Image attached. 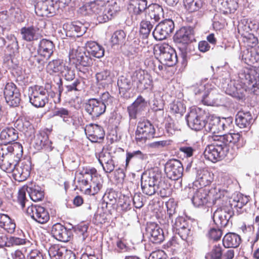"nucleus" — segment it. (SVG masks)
<instances>
[{
	"label": "nucleus",
	"mask_w": 259,
	"mask_h": 259,
	"mask_svg": "<svg viewBox=\"0 0 259 259\" xmlns=\"http://www.w3.org/2000/svg\"><path fill=\"white\" fill-rule=\"evenodd\" d=\"M225 192V190L215 187L211 189L199 188L194 193L192 203L197 207L220 205L224 201Z\"/></svg>",
	"instance_id": "obj_1"
},
{
	"label": "nucleus",
	"mask_w": 259,
	"mask_h": 259,
	"mask_svg": "<svg viewBox=\"0 0 259 259\" xmlns=\"http://www.w3.org/2000/svg\"><path fill=\"white\" fill-rule=\"evenodd\" d=\"M82 177L78 181L80 191L85 194L95 195L102 188L103 179L95 167L86 166L80 172Z\"/></svg>",
	"instance_id": "obj_2"
},
{
	"label": "nucleus",
	"mask_w": 259,
	"mask_h": 259,
	"mask_svg": "<svg viewBox=\"0 0 259 259\" xmlns=\"http://www.w3.org/2000/svg\"><path fill=\"white\" fill-rule=\"evenodd\" d=\"M135 139L137 143H145L147 140L158 138L155 136L154 125L148 120L139 121L135 133Z\"/></svg>",
	"instance_id": "obj_3"
},
{
	"label": "nucleus",
	"mask_w": 259,
	"mask_h": 259,
	"mask_svg": "<svg viewBox=\"0 0 259 259\" xmlns=\"http://www.w3.org/2000/svg\"><path fill=\"white\" fill-rule=\"evenodd\" d=\"M30 103L35 107L42 108L48 102L46 89L42 86L35 85L29 88Z\"/></svg>",
	"instance_id": "obj_4"
},
{
	"label": "nucleus",
	"mask_w": 259,
	"mask_h": 259,
	"mask_svg": "<svg viewBox=\"0 0 259 259\" xmlns=\"http://www.w3.org/2000/svg\"><path fill=\"white\" fill-rule=\"evenodd\" d=\"M189 126L195 131H200L206 125L204 111L197 107L192 108L187 116Z\"/></svg>",
	"instance_id": "obj_5"
},
{
	"label": "nucleus",
	"mask_w": 259,
	"mask_h": 259,
	"mask_svg": "<svg viewBox=\"0 0 259 259\" xmlns=\"http://www.w3.org/2000/svg\"><path fill=\"white\" fill-rule=\"evenodd\" d=\"M116 212V207L112 203L105 202L94 215V223L99 226L106 223H109L113 215Z\"/></svg>",
	"instance_id": "obj_6"
},
{
	"label": "nucleus",
	"mask_w": 259,
	"mask_h": 259,
	"mask_svg": "<svg viewBox=\"0 0 259 259\" xmlns=\"http://www.w3.org/2000/svg\"><path fill=\"white\" fill-rule=\"evenodd\" d=\"M206 88L201 100L204 105L218 106L224 103L223 96L216 88L209 83L206 84Z\"/></svg>",
	"instance_id": "obj_7"
},
{
	"label": "nucleus",
	"mask_w": 259,
	"mask_h": 259,
	"mask_svg": "<svg viewBox=\"0 0 259 259\" xmlns=\"http://www.w3.org/2000/svg\"><path fill=\"white\" fill-rule=\"evenodd\" d=\"M26 214L40 224H46L50 220V214L47 209L39 205L32 204L28 206Z\"/></svg>",
	"instance_id": "obj_8"
},
{
	"label": "nucleus",
	"mask_w": 259,
	"mask_h": 259,
	"mask_svg": "<svg viewBox=\"0 0 259 259\" xmlns=\"http://www.w3.org/2000/svg\"><path fill=\"white\" fill-rule=\"evenodd\" d=\"M31 170V160L25 159L21 163H16V166L12 172L13 178L16 181L23 182L30 176Z\"/></svg>",
	"instance_id": "obj_9"
},
{
	"label": "nucleus",
	"mask_w": 259,
	"mask_h": 259,
	"mask_svg": "<svg viewBox=\"0 0 259 259\" xmlns=\"http://www.w3.org/2000/svg\"><path fill=\"white\" fill-rule=\"evenodd\" d=\"M184 168L179 160L173 159L167 161L165 166V171L168 179L177 180L181 178L183 174Z\"/></svg>",
	"instance_id": "obj_10"
},
{
	"label": "nucleus",
	"mask_w": 259,
	"mask_h": 259,
	"mask_svg": "<svg viewBox=\"0 0 259 259\" xmlns=\"http://www.w3.org/2000/svg\"><path fill=\"white\" fill-rule=\"evenodd\" d=\"M160 58L163 63L168 67L175 65L178 58L175 50L167 44H163L159 47Z\"/></svg>",
	"instance_id": "obj_11"
},
{
	"label": "nucleus",
	"mask_w": 259,
	"mask_h": 259,
	"mask_svg": "<svg viewBox=\"0 0 259 259\" xmlns=\"http://www.w3.org/2000/svg\"><path fill=\"white\" fill-rule=\"evenodd\" d=\"M174 27V23L172 20L165 19L155 27L152 33L153 35L156 40H163L172 32Z\"/></svg>",
	"instance_id": "obj_12"
},
{
	"label": "nucleus",
	"mask_w": 259,
	"mask_h": 259,
	"mask_svg": "<svg viewBox=\"0 0 259 259\" xmlns=\"http://www.w3.org/2000/svg\"><path fill=\"white\" fill-rule=\"evenodd\" d=\"M194 30L190 26H184L177 31L174 36V40L177 45H188L195 40Z\"/></svg>",
	"instance_id": "obj_13"
},
{
	"label": "nucleus",
	"mask_w": 259,
	"mask_h": 259,
	"mask_svg": "<svg viewBox=\"0 0 259 259\" xmlns=\"http://www.w3.org/2000/svg\"><path fill=\"white\" fill-rule=\"evenodd\" d=\"M84 132L88 138L92 143H101L105 138V132L103 127L98 124L91 123L85 126Z\"/></svg>",
	"instance_id": "obj_14"
},
{
	"label": "nucleus",
	"mask_w": 259,
	"mask_h": 259,
	"mask_svg": "<svg viewBox=\"0 0 259 259\" xmlns=\"http://www.w3.org/2000/svg\"><path fill=\"white\" fill-rule=\"evenodd\" d=\"M106 7V2L104 0H95L84 4L79 9V13L84 16H96L102 12Z\"/></svg>",
	"instance_id": "obj_15"
},
{
	"label": "nucleus",
	"mask_w": 259,
	"mask_h": 259,
	"mask_svg": "<svg viewBox=\"0 0 259 259\" xmlns=\"http://www.w3.org/2000/svg\"><path fill=\"white\" fill-rule=\"evenodd\" d=\"M131 77L133 81L136 82L138 89H148L153 85V81L150 75L142 69L134 71Z\"/></svg>",
	"instance_id": "obj_16"
},
{
	"label": "nucleus",
	"mask_w": 259,
	"mask_h": 259,
	"mask_svg": "<svg viewBox=\"0 0 259 259\" xmlns=\"http://www.w3.org/2000/svg\"><path fill=\"white\" fill-rule=\"evenodd\" d=\"M55 46L53 42L47 39H42L40 40L37 49L38 55L43 57L42 60L37 59V62L42 64L43 68L46 61L50 58L53 54Z\"/></svg>",
	"instance_id": "obj_17"
},
{
	"label": "nucleus",
	"mask_w": 259,
	"mask_h": 259,
	"mask_svg": "<svg viewBox=\"0 0 259 259\" xmlns=\"http://www.w3.org/2000/svg\"><path fill=\"white\" fill-rule=\"evenodd\" d=\"M255 70L253 67L247 68L244 71L245 81L243 83L247 89V92L255 95H259V84L254 76Z\"/></svg>",
	"instance_id": "obj_18"
},
{
	"label": "nucleus",
	"mask_w": 259,
	"mask_h": 259,
	"mask_svg": "<svg viewBox=\"0 0 259 259\" xmlns=\"http://www.w3.org/2000/svg\"><path fill=\"white\" fill-rule=\"evenodd\" d=\"M225 155V150L221 146L214 144L207 145L204 152L205 158L213 162L221 160Z\"/></svg>",
	"instance_id": "obj_19"
},
{
	"label": "nucleus",
	"mask_w": 259,
	"mask_h": 259,
	"mask_svg": "<svg viewBox=\"0 0 259 259\" xmlns=\"http://www.w3.org/2000/svg\"><path fill=\"white\" fill-rule=\"evenodd\" d=\"M106 105L99 100L93 98L88 101L85 104V111L93 117H98L105 113Z\"/></svg>",
	"instance_id": "obj_20"
},
{
	"label": "nucleus",
	"mask_w": 259,
	"mask_h": 259,
	"mask_svg": "<svg viewBox=\"0 0 259 259\" xmlns=\"http://www.w3.org/2000/svg\"><path fill=\"white\" fill-rule=\"evenodd\" d=\"M35 12L40 17H51L56 13L53 2L49 0L38 1L35 5Z\"/></svg>",
	"instance_id": "obj_21"
},
{
	"label": "nucleus",
	"mask_w": 259,
	"mask_h": 259,
	"mask_svg": "<svg viewBox=\"0 0 259 259\" xmlns=\"http://www.w3.org/2000/svg\"><path fill=\"white\" fill-rule=\"evenodd\" d=\"M173 227L183 240H186L190 235L191 227L189 222L183 217L177 218Z\"/></svg>",
	"instance_id": "obj_22"
},
{
	"label": "nucleus",
	"mask_w": 259,
	"mask_h": 259,
	"mask_svg": "<svg viewBox=\"0 0 259 259\" xmlns=\"http://www.w3.org/2000/svg\"><path fill=\"white\" fill-rule=\"evenodd\" d=\"M146 232L149 235V238L153 243L158 244L164 240L163 230L154 223H150L147 225Z\"/></svg>",
	"instance_id": "obj_23"
},
{
	"label": "nucleus",
	"mask_w": 259,
	"mask_h": 259,
	"mask_svg": "<svg viewBox=\"0 0 259 259\" xmlns=\"http://www.w3.org/2000/svg\"><path fill=\"white\" fill-rule=\"evenodd\" d=\"M70 231L60 223H56L53 225L51 233L57 240L62 242H68L70 239Z\"/></svg>",
	"instance_id": "obj_24"
},
{
	"label": "nucleus",
	"mask_w": 259,
	"mask_h": 259,
	"mask_svg": "<svg viewBox=\"0 0 259 259\" xmlns=\"http://www.w3.org/2000/svg\"><path fill=\"white\" fill-rule=\"evenodd\" d=\"M39 28L33 25L23 27L20 29V33L22 39L27 41L31 42L37 40L42 37L39 33Z\"/></svg>",
	"instance_id": "obj_25"
},
{
	"label": "nucleus",
	"mask_w": 259,
	"mask_h": 259,
	"mask_svg": "<svg viewBox=\"0 0 259 259\" xmlns=\"http://www.w3.org/2000/svg\"><path fill=\"white\" fill-rule=\"evenodd\" d=\"M223 201H222V204L218 205L220 207L213 213V220L217 226L225 227L228 223L230 214L223 207Z\"/></svg>",
	"instance_id": "obj_26"
},
{
	"label": "nucleus",
	"mask_w": 259,
	"mask_h": 259,
	"mask_svg": "<svg viewBox=\"0 0 259 259\" xmlns=\"http://www.w3.org/2000/svg\"><path fill=\"white\" fill-rule=\"evenodd\" d=\"M98 160L105 172L110 173L114 169V161L109 152H100Z\"/></svg>",
	"instance_id": "obj_27"
},
{
	"label": "nucleus",
	"mask_w": 259,
	"mask_h": 259,
	"mask_svg": "<svg viewBox=\"0 0 259 259\" xmlns=\"http://www.w3.org/2000/svg\"><path fill=\"white\" fill-rule=\"evenodd\" d=\"M241 241L240 236L232 232L226 233L222 239L223 245L226 248H237L241 244Z\"/></svg>",
	"instance_id": "obj_28"
},
{
	"label": "nucleus",
	"mask_w": 259,
	"mask_h": 259,
	"mask_svg": "<svg viewBox=\"0 0 259 259\" xmlns=\"http://www.w3.org/2000/svg\"><path fill=\"white\" fill-rule=\"evenodd\" d=\"M226 92L227 94L238 100H244L247 92V89L245 85L243 87L241 84H230L228 85Z\"/></svg>",
	"instance_id": "obj_29"
},
{
	"label": "nucleus",
	"mask_w": 259,
	"mask_h": 259,
	"mask_svg": "<svg viewBox=\"0 0 259 259\" xmlns=\"http://www.w3.org/2000/svg\"><path fill=\"white\" fill-rule=\"evenodd\" d=\"M35 144L37 148L44 149L47 151H51L53 147H52V142L49 140V136L45 132L40 131L36 136Z\"/></svg>",
	"instance_id": "obj_30"
},
{
	"label": "nucleus",
	"mask_w": 259,
	"mask_h": 259,
	"mask_svg": "<svg viewBox=\"0 0 259 259\" xmlns=\"http://www.w3.org/2000/svg\"><path fill=\"white\" fill-rule=\"evenodd\" d=\"M170 179L161 176L159 183H157L158 194L162 198H166L170 196L172 189L169 182Z\"/></svg>",
	"instance_id": "obj_31"
},
{
	"label": "nucleus",
	"mask_w": 259,
	"mask_h": 259,
	"mask_svg": "<svg viewBox=\"0 0 259 259\" xmlns=\"http://www.w3.org/2000/svg\"><path fill=\"white\" fill-rule=\"evenodd\" d=\"M213 177L209 171L206 170H200L198 173L195 185L199 188H208L213 181Z\"/></svg>",
	"instance_id": "obj_32"
},
{
	"label": "nucleus",
	"mask_w": 259,
	"mask_h": 259,
	"mask_svg": "<svg viewBox=\"0 0 259 259\" xmlns=\"http://www.w3.org/2000/svg\"><path fill=\"white\" fill-rule=\"evenodd\" d=\"M252 117L249 112L239 111L236 115L235 122L240 128L248 127L252 121Z\"/></svg>",
	"instance_id": "obj_33"
},
{
	"label": "nucleus",
	"mask_w": 259,
	"mask_h": 259,
	"mask_svg": "<svg viewBox=\"0 0 259 259\" xmlns=\"http://www.w3.org/2000/svg\"><path fill=\"white\" fill-rule=\"evenodd\" d=\"M65 64L63 60L60 59H54L49 62L46 69L50 74H63Z\"/></svg>",
	"instance_id": "obj_34"
},
{
	"label": "nucleus",
	"mask_w": 259,
	"mask_h": 259,
	"mask_svg": "<svg viewBox=\"0 0 259 259\" xmlns=\"http://www.w3.org/2000/svg\"><path fill=\"white\" fill-rule=\"evenodd\" d=\"M0 227L9 233L14 232L16 224L8 215L0 213Z\"/></svg>",
	"instance_id": "obj_35"
},
{
	"label": "nucleus",
	"mask_w": 259,
	"mask_h": 259,
	"mask_svg": "<svg viewBox=\"0 0 259 259\" xmlns=\"http://www.w3.org/2000/svg\"><path fill=\"white\" fill-rule=\"evenodd\" d=\"M18 134L13 127H7L0 133V139L6 143H10L17 140Z\"/></svg>",
	"instance_id": "obj_36"
},
{
	"label": "nucleus",
	"mask_w": 259,
	"mask_h": 259,
	"mask_svg": "<svg viewBox=\"0 0 259 259\" xmlns=\"http://www.w3.org/2000/svg\"><path fill=\"white\" fill-rule=\"evenodd\" d=\"M223 136V138H220L225 140V143H227V145L233 144L236 145L237 148L242 147L243 139L240 133H228Z\"/></svg>",
	"instance_id": "obj_37"
},
{
	"label": "nucleus",
	"mask_w": 259,
	"mask_h": 259,
	"mask_svg": "<svg viewBox=\"0 0 259 259\" xmlns=\"http://www.w3.org/2000/svg\"><path fill=\"white\" fill-rule=\"evenodd\" d=\"M161 176V172L158 170H150L148 175L146 174L142 178L141 183H147V184L155 187V186H157V183H159Z\"/></svg>",
	"instance_id": "obj_38"
},
{
	"label": "nucleus",
	"mask_w": 259,
	"mask_h": 259,
	"mask_svg": "<svg viewBox=\"0 0 259 259\" xmlns=\"http://www.w3.org/2000/svg\"><path fill=\"white\" fill-rule=\"evenodd\" d=\"M224 123L218 118L211 119L206 125L205 130L212 135H217L222 130H224Z\"/></svg>",
	"instance_id": "obj_39"
},
{
	"label": "nucleus",
	"mask_w": 259,
	"mask_h": 259,
	"mask_svg": "<svg viewBox=\"0 0 259 259\" xmlns=\"http://www.w3.org/2000/svg\"><path fill=\"white\" fill-rule=\"evenodd\" d=\"M72 59L75 60L73 63L76 65H80L83 67H87L92 64V59L85 54L81 53H77L75 55V57H73L72 53L69 55V60L71 62Z\"/></svg>",
	"instance_id": "obj_40"
},
{
	"label": "nucleus",
	"mask_w": 259,
	"mask_h": 259,
	"mask_svg": "<svg viewBox=\"0 0 259 259\" xmlns=\"http://www.w3.org/2000/svg\"><path fill=\"white\" fill-rule=\"evenodd\" d=\"M115 10H113L112 6L104 7L102 12H100L96 15L97 20L99 23H103L112 19Z\"/></svg>",
	"instance_id": "obj_41"
},
{
	"label": "nucleus",
	"mask_w": 259,
	"mask_h": 259,
	"mask_svg": "<svg viewBox=\"0 0 259 259\" xmlns=\"http://www.w3.org/2000/svg\"><path fill=\"white\" fill-rule=\"evenodd\" d=\"M147 0H130V9L132 10L135 15L141 14L147 8Z\"/></svg>",
	"instance_id": "obj_42"
},
{
	"label": "nucleus",
	"mask_w": 259,
	"mask_h": 259,
	"mask_svg": "<svg viewBox=\"0 0 259 259\" xmlns=\"http://www.w3.org/2000/svg\"><path fill=\"white\" fill-rule=\"evenodd\" d=\"M67 250L63 246L54 244L49 248L48 253L51 259H63Z\"/></svg>",
	"instance_id": "obj_43"
},
{
	"label": "nucleus",
	"mask_w": 259,
	"mask_h": 259,
	"mask_svg": "<svg viewBox=\"0 0 259 259\" xmlns=\"http://www.w3.org/2000/svg\"><path fill=\"white\" fill-rule=\"evenodd\" d=\"M28 193L31 200L34 202L42 201L45 197L44 190L38 186L28 187Z\"/></svg>",
	"instance_id": "obj_44"
},
{
	"label": "nucleus",
	"mask_w": 259,
	"mask_h": 259,
	"mask_svg": "<svg viewBox=\"0 0 259 259\" xmlns=\"http://www.w3.org/2000/svg\"><path fill=\"white\" fill-rule=\"evenodd\" d=\"M147 16L151 20H154L153 22H158L160 19V16L162 14L163 9L158 4H153L148 8Z\"/></svg>",
	"instance_id": "obj_45"
},
{
	"label": "nucleus",
	"mask_w": 259,
	"mask_h": 259,
	"mask_svg": "<svg viewBox=\"0 0 259 259\" xmlns=\"http://www.w3.org/2000/svg\"><path fill=\"white\" fill-rule=\"evenodd\" d=\"M88 48L89 53L96 58H100L104 55V48L95 41L88 42Z\"/></svg>",
	"instance_id": "obj_46"
},
{
	"label": "nucleus",
	"mask_w": 259,
	"mask_h": 259,
	"mask_svg": "<svg viewBox=\"0 0 259 259\" xmlns=\"http://www.w3.org/2000/svg\"><path fill=\"white\" fill-rule=\"evenodd\" d=\"M184 5L189 12L192 13L200 9L203 2L202 0H184Z\"/></svg>",
	"instance_id": "obj_47"
},
{
	"label": "nucleus",
	"mask_w": 259,
	"mask_h": 259,
	"mask_svg": "<svg viewBox=\"0 0 259 259\" xmlns=\"http://www.w3.org/2000/svg\"><path fill=\"white\" fill-rule=\"evenodd\" d=\"M23 154V146L20 143L15 142L10 145V156H13L16 158L15 161L18 162L22 158Z\"/></svg>",
	"instance_id": "obj_48"
},
{
	"label": "nucleus",
	"mask_w": 259,
	"mask_h": 259,
	"mask_svg": "<svg viewBox=\"0 0 259 259\" xmlns=\"http://www.w3.org/2000/svg\"><path fill=\"white\" fill-rule=\"evenodd\" d=\"M117 85L120 93L124 95L126 92L131 89L133 84L129 79L121 76L117 81Z\"/></svg>",
	"instance_id": "obj_49"
},
{
	"label": "nucleus",
	"mask_w": 259,
	"mask_h": 259,
	"mask_svg": "<svg viewBox=\"0 0 259 259\" xmlns=\"http://www.w3.org/2000/svg\"><path fill=\"white\" fill-rule=\"evenodd\" d=\"M154 23V22L150 21L147 18L145 20H143L141 22L140 32L144 37H148L153 27Z\"/></svg>",
	"instance_id": "obj_50"
},
{
	"label": "nucleus",
	"mask_w": 259,
	"mask_h": 259,
	"mask_svg": "<svg viewBox=\"0 0 259 259\" xmlns=\"http://www.w3.org/2000/svg\"><path fill=\"white\" fill-rule=\"evenodd\" d=\"M244 59L248 64L257 63L259 64V46L253 49L250 52H247V54Z\"/></svg>",
	"instance_id": "obj_51"
},
{
	"label": "nucleus",
	"mask_w": 259,
	"mask_h": 259,
	"mask_svg": "<svg viewBox=\"0 0 259 259\" xmlns=\"http://www.w3.org/2000/svg\"><path fill=\"white\" fill-rule=\"evenodd\" d=\"M126 38V33L122 30H118L115 31L111 38V42L113 45H122L124 43Z\"/></svg>",
	"instance_id": "obj_52"
},
{
	"label": "nucleus",
	"mask_w": 259,
	"mask_h": 259,
	"mask_svg": "<svg viewBox=\"0 0 259 259\" xmlns=\"http://www.w3.org/2000/svg\"><path fill=\"white\" fill-rule=\"evenodd\" d=\"M15 127L20 132L26 133L30 130L32 125L30 122L25 119L18 118L14 123Z\"/></svg>",
	"instance_id": "obj_53"
},
{
	"label": "nucleus",
	"mask_w": 259,
	"mask_h": 259,
	"mask_svg": "<svg viewBox=\"0 0 259 259\" xmlns=\"http://www.w3.org/2000/svg\"><path fill=\"white\" fill-rule=\"evenodd\" d=\"M223 248L220 244H215L213 246L210 252L206 255V259H220Z\"/></svg>",
	"instance_id": "obj_54"
},
{
	"label": "nucleus",
	"mask_w": 259,
	"mask_h": 259,
	"mask_svg": "<svg viewBox=\"0 0 259 259\" xmlns=\"http://www.w3.org/2000/svg\"><path fill=\"white\" fill-rule=\"evenodd\" d=\"M53 115L60 117L64 122L69 121V119L71 117L70 111L63 107L56 108L54 112Z\"/></svg>",
	"instance_id": "obj_55"
},
{
	"label": "nucleus",
	"mask_w": 259,
	"mask_h": 259,
	"mask_svg": "<svg viewBox=\"0 0 259 259\" xmlns=\"http://www.w3.org/2000/svg\"><path fill=\"white\" fill-rule=\"evenodd\" d=\"M222 235L223 230L218 228H210L207 234L208 238L214 242L220 240Z\"/></svg>",
	"instance_id": "obj_56"
},
{
	"label": "nucleus",
	"mask_w": 259,
	"mask_h": 259,
	"mask_svg": "<svg viewBox=\"0 0 259 259\" xmlns=\"http://www.w3.org/2000/svg\"><path fill=\"white\" fill-rule=\"evenodd\" d=\"M170 112L173 114L182 115L186 110L185 106L181 101H174L170 105Z\"/></svg>",
	"instance_id": "obj_57"
},
{
	"label": "nucleus",
	"mask_w": 259,
	"mask_h": 259,
	"mask_svg": "<svg viewBox=\"0 0 259 259\" xmlns=\"http://www.w3.org/2000/svg\"><path fill=\"white\" fill-rule=\"evenodd\" d=\"M243 42L248 47L253 48L258 44V38L252 33L242 35Z\"/></svg>",
	"instance_id": "obj_58"
},
{
	"label": "nucleus",
	"mask_w": 259,
	"mask_h": 259,
	"mask_svg": "<svg viewBox=\"0 0 259 259\" xmlns=\"http://www.w3.org/2000/svg\"><path fill=\"white\" fill-rule=\"evenodd\" d=\"M19 92V90L15 83L12 82H7L5 86L4 95L5 98L6 97H10L11 95Z\"/></svg>",
	"instance_id": "obj_59"
},
{
	"label": "nucleus",
	"mask_w": 259,
	"mask_h": 259,
	"mask_svg": "<svg viewBox=\"0 0 259 259\" xmlns=\"http://www.w3.org/2000/svg\"><path fill=\"white\" fill-rule=\"evenodd\" d=\"M16 166V163L11 162L8 158L0 159V168L7 173H11Z\"/></svg>",
	"instance_id": "obj_60"
},
{
	"label": "nucleus",
	"mask_w": 259,
	"mask_h": 259,
	"mask_svg": "<svg viewBox=\"0 0 259 259\" xmlns=\"http://www.w3.org/2000/svg\"><path fill=\"white\" fill-rule=\"evenodd\" d=\"M88 226L84 223H80L74 227V232L84 240L88 236Z\"/></svg>",
	"instance_id": "obj_61"
},
{
	"label": "nucleus",
	"mask_w": 259,
	"mask_h": 259,
	"mask_svg": "<svg viewBox=\"0 0 259 259\" xmlns=\"http://www.w3.org/2000/svg\"><path fill=\"white\" fill-rule=\"evenodd\" d=\"M28 186L24 185L19 190L18 193L17 202L22 208L25 206V203L27 201L26 193L28 192Z\"/></svg>",
	"instance_id": "obj_62"
},
{
	"label": "nucleus",
	"mask_w": 259,
	"mask_h": 259,
	"mask_svg": "<svg viewBox=\"0 0 259 259\" xmlns=\"http://www.w3.org/2000/svg\"><path fill=\"white\" fill-rule=\"evenodd\" d=\"M7 103L12 107H17L21 101V94L19 92L11 95L10 97H6Z\"/></svg>",
	"instance_id": "obj_63"
},
{
	"label": "nucleus",
	"mask_w": 259,
	"mask_h": 259,
	"mask_svg": "<svg viewBox=\"0 0 259 259\" xmlns=\"http://www.w3.org/2000/svg\"><path fill=\"white\" fill-rule=\"evenodd\" d=\"M80 259H98L95 255V251L90 245H87L84 251L81 255Z\"/></svg>",
	"instance_id": "obj_64"
}]
</instances>
